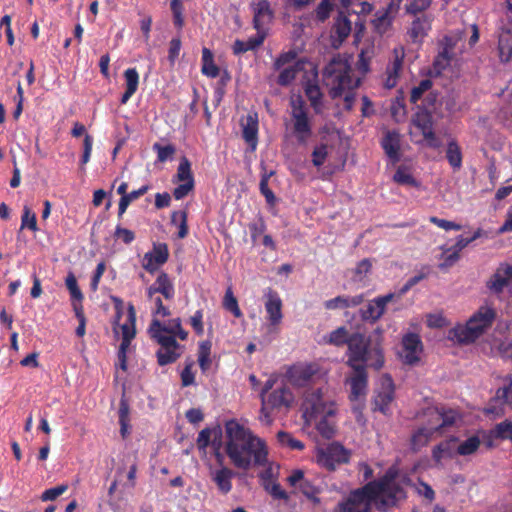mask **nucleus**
Instances as JSON below:
<instances>
[{
    "label": "nucleus",
    "instance_id": "nucleus-1",
    "mask_svg": "<svg viewBox=\"0 0 512 512\" xmlns=\"http://www.w3.org/2000/svg\"><path fill=\"white\" fill-rule=\"evenodd\" d=\"M396 475L394 470L389 469L378 480L368 481L364 486L350 491L338 504V511L370 512L374 504L379 512H387L406 497L404 489L396 482Z\"/></svg>",
    "mask_w": 512,
    "mask_h": 512
},
{
    "label": "nucleus",
    "instance_id": "nucleus-2",
    "mask_svg": "<svg viewBox=\"0 0 512 512\" xmlns=\"http://www.w3.org/2000/svg\"><path fill=\"white\" fill-rule=\"evenodd\" d=\"M224 430V452L235 468L248 470L252 466L266 465L267 445L250 428L230 419L225 422Z\"/></svg>",
    "mask_w": 512,
    "mask_h": 512
},
{
    "label": "nucleus",
    "instance_id": "nucleus-3",
    "mask_svg": "<svg viewBox=\"0 0 512 512\" xmlns=\"http://www.w3.org/2000/svg\"><path fill=\"white\" fill-rule=\"evenodd\" d=\"M329 95L332 99L344 96V108L351 111L355 101L354 90L360 85L361 79L353 76L351 65L340 56L333 57L323 71Z\"/></svg>",
    "mask_w": 512,
    "mask_h": 512
},
{
    "label": "nucleus",
    "instance_id": "nucleus-4",
    "mask_svg": "<svg viewBox=\"0 0 512 512\" xmlns=\"http://www.w3.org/2000/svg\"><path fill=\"white\" fill-rule=\"evenodd\" d=\"M348 367L364 366L380 370L384 365V350L379 340L366 337L361 332L352 333V341L346 351Z\"/></svg>",
    "mask_w": 512,
    "mask_h": 512
},
{
    "label": "nucleus",
    "instance_id": "nucleus-5",
    "mask_svg": "<svg viewBox=\"0 0 512 512\" xmlns=\"http://www.w3.org/2000/svg\"><path fill=\"white\" fill-rule=\"evenodd\" d=\"M303 416L307 422H316V429L325 439L333 438L335 424L330 417L335 414L332 402L323 399L321 389H316L305 394L302 403Z\"/></svg>",
    "mask_w": 512,
    "mask_h": 512
},
{
    "label": "nucleus",
    "instance_id": "nucleus-6",
    "mask_svg": "<svg viewBox=\"0 0 512 512\" xmlns=\"http://www.w3.org/2000/svg\"><path fill=\"white\" fill-rule=\"evenodd\" d=\"M496 312L490 306H481L467 321L465 326L455 329V337L460 343H472L478 339L495 320Z\"/></svg>",
    "mask_w": 512,
    "mask_h": 512
},
{
    "label": "nucleus",
    "instance_id": "nucleus-7",
    "mask_svg": "<svg viewBox=\"0 0 512 512\" xmlns=\"http://www.w3.org/2000/svg\"><path fill=\"white\" fill-rule=\"evenodd\" d=\"M289 105L291 134L299 144H306L313 135V125L306 102L301 95H297L290 98Z\"/></svg>",
    "mask_w": 512,
    "mask_h": 512
},
{
    "label": "nucleus",
    "instance_id": "nucleus-8",
    "mask_svg": "<svg viewBox=\"0 0 512 512\" xmlns=\"http://www.w3.org/2000/svg\"><path fill=\"white\" fill-rule=\"evenodd\" d=\"M159 327V319L153 318L148 333L150 338L160 346L156 352L157 363L160 366H166L176 362L181 357L184 346L177 342L174 335L158 334Z\"/></svg>",
    "mask_w": 512,
    "mask_h": 512
},
{
    "label": "nucleus",
    "instance_id": "nucleus-9",
    "mask_svg": "<svg viewBox=\"0 0 512 512\" xmlns=\"http://www.w3.org/2000/svg\"><path fill=\"white\" fill-rule=\"evenodd\" d=\"M427 107L419 108L412 117V125L420 132L426 145L437 149L441 146V140L434 131V121L432 113L428 110L436 101V94L430 93L425 99Z\"/></svg>",
    "mask_w": 512,
    "mask_h": 512
},
{
    "label": "nucleus",
    "instance_id": "nucleus-10",
    "mask_svg": "<svg viewBox=\"0 0 512 512\" xmlns=\"http://www.w3.org/2000/svg\"><path fill=\"white\" fill-rule=\"evenodd\" d=\"M317 463L329 471H333L340 464L348 463L350 451L338 442H333L325 448L317 450Z\"/></svg>",
    "mask_w": 512,
    "mask_h": 512
},
{
    "label": "nucleus",
    "instance_id": "nucleus-11",
    "mask_svg": "<svg viewBox=\"0 0 512 512\" xmlns=\"http://www.w3.org/2000/svg\"><path fill=\"white\" fill-rule=\"evenodd\" d=\"M319 374V366L316 363H297L290 366L286 377L295 387H305L314 381Z\"/></svg>",
    "mask_w": 512,
    "mask_h": 512
},
{
    "label": "nucleus",
    "instance_id": "nucleus-12",
    "mask_svg": "<svg viewBox=\"0 0 512 512\" xmlns=\"http://www.w3.org/2000/svg\"><path fill=\"white\" fill-rule=\"evenodd\" d=\"M394 296L393 293H389L370 300L367 305L359 309L361 320L371 324L376 323L384 315L387 304Z\"/></svg>",
    "mask_w": 512,
    "mask_h": 512
},
{
    "label": "nucleus",
    "instance_id": "nucleus-13",
    "mask_svg": "<svg viewBox=\"0 0 512 512\" xmlns=\"http://www.w3.org/2000/svg\"><path fill=\"white\" fill-rule=\"evenodd\" d=\"M402 351L399 356L403 363L414 365L419 362L420 354L423 351V343L421 338L416 333H407L403 336L401 341Z\"/></svg>",
    "mask_w": 512,
    "mask_h": 512
},
{
    "label": "nucleus",
    "instance_id": "nucleus-14",
    "mask_svg": "<svg viewBox=\"0 0 512 512\" xmlns=\"http://www.w3.org/2000/svg\"><path fill=\"white\" fill-rule=\"evenodd\" d=\"M262 410H280L282 407H289L293 401V395L286 386L272 390L267 396L262 397Z\"/></svg>",
    "mask_w": 512,
    "mask_h": 512
},
{
    "label": "nucleus",
    "instance_id": "nucleus-15",
    "mask_svg": "<svg viewBox=\"0 0 512 512\" xmlns=\"http://www.w3.org/2000/svg\"><path fill=\"white\" fill-rule=\"evenodd\" d=\"M253 12V27L256 31H266L274 18V11L268 0H258L251 3Z\"/></svg>",
    "mask_w": 512,
    "mask_h": 512
},
{
    "label": "nucleus",
    "instance_id": "nucleus-16",
    "mask_svg": "<svg viewBox=\"0 0 512 512\" xmlns=\"http://www.w3.org/2000/svg\"><path fill=\"white\" fill-rule=\"evenodd\" d=\"M352 372L347 378V383L350 385V399L352 401L358 400L361 396H365L368 386V373L364 366L350 367Z\"/></svg>",
    "mask_w": 512,
    "mask_h": 512
},
{
    "label": "nucleus",
    "instance_id": "nucleus-17",
    "mask_svg": "<svg viewBox=\"0 0 512 512\" xmlns=\"http://www.w3.org/2000/svg\"><path fill=\"white\" fill-rule=\"evenodd\" d=\"M288 484L294 488V492H300L311 500H318L317 496L320 490L313 482L304 476V472L300 469L292 471L287 477Z\"/></svg>",
    "mask_w": 512,
    "mask_h": 512
},
{
    "label": "nucleus",
    "instance_id": "nucleus-18",
    "mask_svg": "<svg viewBox=\"0 0 512 512\" xmlns=\"http://www.w3.org/2000/svg\"><path fill=\"white\" fill-rule=\"evenodd\" d=\"M169 257L168 246L165 243H154L152 251L144 254L142 267L150 274H153L158 268L167 262Z\"/></svg>",
    "mask_w": 512,
    "mask_h": 512
},
{
    "label": "nucleus",
    "instance_id": "nucleus-19",
    "mask_svg": "<svg viewBox=\"0 0 512 512\" xmlns=\"http://www.w3.org/2000/svg\"><path fill=\"white\" fill-rule=\"evenodd\" d=\"M393 400L394 383L392 378L386 375L383 377L381 388L374 398L375 410H378L383 414H387Z\"/></svg>",
    "mask_w": 512,
    "mask_h": 512
},
{
    "label": "nucleus",
    "instance_id": "nucleus-20",
    "mask_svg": "<svg viewBox=\"0 0 512 512\" xmlns=\"http://www.w3.org/2000/svg\"><path fill=\"white\" fill-rule=\"evenodd\" d=\"M265 298L267 320L269 321L270 325L277 326L281 323L283 318L282 300L279 294L272 289H268V291L265 293Z\"/></svg>",
    "mask_w": 512,
    "mask_h": 512
},
{
    "label": "nucleus",
    "instance_id": "nucleus-21",
    "mask_svg": "<svg viewBox=\"0 0 512 512\" xmlns=\"http://www.w3.org/2000/svg\"><path fill=\"white\" fill-rule=\"evenodd\" d=\"M512 282V266L504 265L496 269L486 283V287L494 294H500Z\"/></svg>",
    "mask_w": 512,
    "mask_h": 512
},
{
    "label": "nucleus",
    "instance_id": "nucleus-22",
    "mask_svg": "<svg viewBox=\"0 0 512 512\" xmlns=\"http://www.w3.org/2000/svg\"><path fill=\"white\" fill-rule=\"evenodd\" d=\"M235 475L229 467H209V476L222 494H228L232 490V479Z\"/></svg>",
    "mask_w": 512,
    "mask_h": 512
},
{
    "label": "nucleus",
    "instance_id": "nucleus-23",
    "mask_svg": "<svg viewBox=\"0 0 512 512\" xmlns=\"http://www.w3.org/2000/svg\"><path fill=\"white\" fill-rule=\"evenodd\" d=\"M497 50L501 63L512 62V25L498 29Z\"/></svg>",
    "mask_w": 512,
    "mask_h": 512
},
{
    "label": "nucleus",
    "instance_id": "nucleus-24",
    "mask_svg": "<svg viewBox=\"0 0 512 512\" xmlns=\"http://www.w3.org/2000/svg\"><path fill=\"white\" fill-rule=\"evenodd\" d=\"M404 56L405 53L403 47L394 48L393 59L389 62L386 68L387 78L385 80V86L389 89L394 88L397 84L403 67Z\"/></svg>",
    "mask_w": 512,
    "mask_h": 512
},
{
    "label": "nucleus",
    "instance_id": "nucleus-25",
    "mask_svg": "<svg viewBox=\"0 0 512 512\" xmlns=\"http://www.w3.org/2000/svg\"><path fill=\"white\" fill-rule=\"evenodd\" d=\"M425 415H431L433 418H436L437 424L434 427L437 432L445 427L454 425L458 416L455 410L445 409L444 407L428 408Z\"/></svg>",
    "mask_w": 512,
    "mask_h": 512
},
{
    "label": "nucleus",
    "instance_id": "nucleus-26",
    "mask_svg": "<svg viewBox=\"0 0 512 512\" xmlns=\"http://www.w3.org/2000/svg\"><path fill=\"white\" fill-rule=\"evenodd\" d=\"M381 146L393 163L400 161V135L398 132L388 131L381 141Z\"/></svg>",
    "mask_w": 512,
    "mask_h": 512
},
{
    "label": "nucleus",
    "instance_id": "nucleus-27",
    "mask_svg": "<svg viewBox=\"0 0 512 512\" xmlns=\"http://www.w3.org/2000/svg\"><path fill=\"white\" fill-rule=\"evenodd\" d=\"M431 30L430 18L426 15L417 17L411 23L407 34L413 43H421Z\"/></svg>",
    "mask_w": 512,
    "mask_h": 512
},
{
    "label": "nucleus",
    "instance_id": "nucleus-28",
    "mask_svg": "<svg viewBox=\"0 0 512 512\" xmlns=\"http://www.w3.org/2000/svg\"><path fill=\"white\" fill-rule=\"evenodd\" d=\"M306 64L307 61L305 59H299L292 65L280 69L277 84L283 87L290 85L295 80L298 73L305 69Z\"/></svg>",
    "mask_w": 512,
    "mask_h": 512
},
{
    "label": "nucleus",
    "instance_id": "nucleus-29",
    "mask_svg": "<svg viewBox=\"0 0 512 512\" xmlns=\"http://www.w3.org/2000/svg\"><path fill=\"white\" fill-rule=\"evenodd\" d=\"M304 92L306 97L308 98L311 107L313 108L314 112L316 114H319L322 112L323 108V94L321 92V89L316 81L308 80L304 84Z\"/></svg>",
    "mask_w": 512,
    "mask_h": 512
},
{
    "label": "nucleus",
    "instance_id": "nucleus-30",
    "mask_svg": "<svg viewBox=\"0 0 512 512\" xmlns=\"http://www.w3.org/2000/svg\"><path fill=\"white\" fill-rule=\"evenodd\" d=\"M125 92L121 97V104H126L130 98L136 93L139 85V73L136 68H128L124 71Z\"/></svg>",
    "mask_w": 512,
    "mask_h": 512
},
{
    "label": "nucleus",
    "instance_id": "nucleus-31",
    "mask_svg": "<svg viewBox=\"0 0 512 512\" xmlns=\"http://www.w3.org/2000/svg\"><path fill=\"white\" fill-rule=\"evenodd\" d=\"M159 331L160 335H174L175 339L178 337L180 340H186L188 332L182 328V322L180 318H173L168 320L166 323L159 320Z\"/></svg>",
    "mask_w": 512,
    "mask_h": 512
},
{
    "label": "nucleus",
    "instance_id": "nucleus-32",
    "mask_svg": "<svg viewBox=\"0 0 512 512\" xmlns=\"http://www.w3.org/2000/svg\"><path fill=\"white\" fill-rule=\"evenodd\" d=\"M325 341L328 344L334 345L336 347H342L347 345V349H349V345L352 341V334L349 333L348 329L345 326H341L331 331L327 336H325Z\"/></svg>",
    "mask_w": 512,
    "mask_h": 512
},
{
    "label": "nucleus",
    "instance_id": "nucleus-33",
    "mask_svg": "<svg viewBox=\"0 0 512 512\" xmlns=\"http://www.w3.org/2000/svg\"><path fill=\"white\" fill-rule=\"evenodd\" d=\"M242 135L252 149H255L258 141V119L256 115L247 116L246 123L243 125Z\"/></svg>",
    "mask_w": 512,
    "mask_h": 512
},
{
    "label": "nucleus",
    "instance_id": "nucleus-34",
    "mask_svg": "<svg viewBox=\"0 0 512 512\" xmlns=\"http://www.w3.org/2000/svg\"><path fill=\"white\" fill-rule=\"evenodd\" d=\"M494 400L512 410V375L504 379V385L497 389Z\"/></svg>",
    "mask_w": 512,
    "mask_h": 512
},
{
    "label": "nucleus",
    "instance_id": "nucleus-35",
    "mask_svg": "<svg viewBox=\"0 0 512 512\" xmlns=\"http://www.w3.org/2000/svg\"><path fill=\"white\" fill-rule=\"evenodd\" d=\"M201 62V72L203 75L210 78H216L219 75V67L214 63V55L209 48L204 47L202 49Z\"/></svg>",
    "mask_w": 512,
    "mask_h": 512
},
{
    "label": "nucleus",
    "instance_id": "nucleus-36",
    "mask_svg": "<svg viewBox=\"0 0 512 512\" xmlns=\"http://www.w3.org/2000/svg\"><path fill=\"white\" fill-rule=\"evenodd\" d=\"M216 439L222 437V431L220 426H215L213 428L206 427L202 429L197 436L196 444L199 450L205 451L206 448L210 445L212 438Z\"/></svg>",
    "mask_w": 512,
    "mask_h": 512
},
{
    "label": "nucleus",
    "instance_id": "nucleus-37",
    "mask_svg": "<svg viewBox=\"0 0 512 512\" xmlns=\"http://www.w3.org/2000/svg\"><path fill=\"white\" fill-rule=\"evenodd\" d=\"M446 159L449 165L454 170H459L462 167V151L460 146L455 140H451L447 144Z\"/></svg>",
    "mask_w": 512,
    "mask_h": 512
},
{
    "label": "nucleus",
    "instance_id": "nucleus-38",
    "mask_svg": "<svg viewBox=\"0 0 512 512\" xmlns=\"http://www.w3.org/2000/svg\"><path fill=\"white\" fill-rule=\"evenodd\" d=\"M393 18L394 17L388 14L387 12L383 10H378L375 13L374 19L371 22L375 32H377L380 35L386 33L392 25Z\"/></svg>",
    "mask_w": 512,
    "mask_h": 512
},
{
    "label": "nucleus",
    "instance_id": "nucleus-39",
    "mask_svg": "<svg viewBox=\"0 0 512 512\" xmlns=\"http://www.w3.org/2000/svg\"><path fill=\"white\" fill-rule=\"evenodd\" d=\"M437 432L434 426L431 427H422L419 428L411 438V445L414 450H419L421 447L425 446L432 435Z\"/></svg>",
    "mask_w": 512,
    "mask_h": 512
},
{
    "label": "nucleus",
    "instance_id": "nucleus-40",
    "mask_svg": "<svg viewBox=\"0 0 512 512\" xmlns=\"http://www.w3.org/2000/svg\"><path fill=\"white\" fill-rule=\"evenodd\" d=\"M170 10L173 17V25L174 27L181 32L183 27L185 26V17H184V4L183 0H171L170 1Z\"/></svg>",
    "mask_w": 512,
    "mask_h": 512
},
{
    "label": "nucleus",
    "instance_id": "nucleus-41",
    "mask_svg": "<svg viewBox=\"0 0 512 512\" xmlns=\"http://www.w3.org/2000/svg\"><path fill=\"white\" fill-rule=\"evenodd\" d=\"M155 283L158 287L159 293L162 294L165 299H173L175 289L167 273L161 272L156 278Z\"/></svg>",
    "mask_w": 512,
    "mask_h": 512
},
{
    "label": "nucleus",
    "instance_id": "nucleus-42",
    "mask_svg": "<svg viewBox=\"0 0 512 512\" xmlns=\"http://www.w3.org/2000/svg\"><path fill=\"white\" fill-rule=\"evenodd\" d=\"M333 30L341 41L349 36L351 32V21L343 12H340L337 16Z\"/></svg>",
    "mask_w": 512,
    "mask_h": 512
},
{
    "label": "nucleus",
    "instance_id": "nucleus-43",
    "mask_svg": "<svg viewBox=\"0 0 512 512\" xmlns=\"http://www.w3.org/2000/svg\"><path fill=\"white\" fill-rule=\"evenodd\" d=\"M136 311L133 305H129L127 309V319L124 324L121 325L122 338L133 339L136 334Z\"/></svg>",
    "mask_w": 512,
    "mask_h": 512
},
{
    "label": "nucleus",
    "instance_id": "nucleus-44",
    "mask_svg": "<svg viewBox=\"0 0 512 512\" xmlns=\"http://www.w3.org/2000/svg\"><path fill=\"white\" fill-rule=\"evenodd\" d=\"M480 445V438L476 435H473L467 438L465 441L461 442L458 445L456 452L461 456H469L474 454L479 449Z\"/></svg>",
    "mask_w": 512,
    "mask_h": 512
},
{
    "label": "nucleus",
    "instance_id": "nucleus-45",
    "mask_svg": "<svg viewBox=\"0 0 512 512\" xmlns=\"http://www.w3.org/2000/svg\"><path fill=\"white\" fill-rule=\"evenodd\" d=\"M393 180L405 186L419 187L420 183L413 177L409 170L404 166H399L393 176Z\"/></svg>",
    "mask_w": 512,
    "mask_h": 512
},
{
    "label": "nucleus",
    "instance_id": "nucleus-46",
    "mask_svg": "<svg viewBox=\"0 0 512 512\" xmlns=\"http://www.w3.org/2000/svg\"><path fill=\"white\" fill-rule=\"evenodd\" d=\"M188 213L186 210L174 211L171 215V223L178 225V238L183 239L188 235Z\"/></svg>",
    "mask_w": 512,
    "mask_h": 512
},
{
    "label": "nucleus",
    "instance_id": "nucleus-47",
    "mask_svg": "<svg viewBox=\"0 0 512 512\" xmlns=\"http://www.w3.org/2000/svg\"><path fill=\"white\" fill-rule=\"evenodd\" d=\"M186 181H194V177L191 171L190 161L186 157H183L178 165L177 173L174 176L173 182Z\"/></svg>",
    "mask_w": 512,
    "mask_h": 512
},
{
    "label": "nucleus",
    "instance_id": "nucleus-48",
    "mask_svg": "<svg viewBox=\"0 0 512 512\" xmlns=\"http://www.w3.org/2000/svg\"><path fill=\"white\" fill-rule=\"evenodd\" d=\"M491 434L496 439L510 440L512 442V421L504 420L497 423Z\"/></svg>",
    "mask_w": 512,
    "mask_h": 512
},
{
    "label": "nucleus",
    "instance_id": "nucleus-49",
    "mask_svg": "<svg viewBox=\"0 0 512 512\" xmlns=\"http://www.w3.org/2000/svg\"><path fill=\"white\" fill-rule=\"evenodd\" d=\"M452 59V57L438 52L430 69V75L440 76L450 66Z\"/></svg>",
    "mask_w": 512,
    "mask_h": 512
},
{
    "label": "nucleus",
    "instance_id": "nucleus-50",
    "mask_svg": "<svg viewBox=\"0 0 512 512\" xmlns=\"http://www.w3.org/2000/svg\"><path fill=\"white\" fill-rule=\"evenodd\" d=\"M373 56V47H367L366 49H361L358 55V61L356 63L357 70L365 75L370 70V61Z\"/></svg>",
    "mask_w": 512,
    "mask_h": 512
},
{
    "label": "nucleus",
    "instance_id": "nucleus-51",
    "mask_svg": "<svg viewBox=\"0 0 512 512\" xmlns=\"http://www.w3.org/2000/svg\"><path fill=\"white\" fill-rule=\"evenodd\" d=\"M277 440L281 445L287 446L292 450L301 451L305 448L302 441L295 439L290 433L285 431H279L277 433Z\"/></svg>",
    "mask_w": 512,
    "mask_h": 512
},
{
    "label": "nucleus",
    "instance_id": "nucleus-52",
    "mask_svg": "<svg viewBox=\"0 0 512 512\" xmlns=\"http://www.w3.org/2000/svg\"><path fill=\"white\" fill-rule=\"evenodd\" d=\"M297 59V53L294 50H289L287 52H282L273 63V69L274 70H280L282 68H285L287 66L292 65L294 62H296Z\"/></svg>",
    "mask_w": 512,
    "mask_h": 512
},
{
    "label": "nucleus",
    "instance_id": "nucleus-53",
    "mask_svg": "<svg viewBox=\"0 0 512 512\" xmlns=\"http://www.w3.org/2000/svg\"><path fill=\"white\" fill-rule=\"evenodd\" d=\"M433 86V82L430 79H423L417 86H414L410 94V102L416 104L423 96V94L429 91Z\"/></svg>",
    "mask_w": 512,
    "mask_h": 512
},
{
    "label": "nucleus",
    "instance_id": "nucleus-54",
    "mask_svg": "<svg viewBox=\"0 0 512 512\" xmlns=\"http://www.w3.org/2000/svg\"><path fill=\"white\" fill-rule=\"evenodd\" d=\"M25 228H28L33 232L38 230L36 214L32 212L30 207H28L27 205L24 206L23 214L21 217V229Z\"/></svg>",
    "mask_w": 512,
    "mask_h": 512
},
{
    "label": "nucleus",
    "instance_id": "nucleus-55",
    "mask_svg": "<svg viewBox=\"0 0 512 512\" xmlns=\"http://www.w3.org/2000/svg\"><path fill=\"white\" fill-rule=\"evenodd\" d=\"M153 151L157 153V160L159 162H165L168 159L172 158L176 152V148L172 144H168L166 146L161 145L156 142L152 146Z\"/></svg>",
    "mask_w": 512,
    "mask_h": 512
},
{
    "label": "nucleus",
    "instance_id": "nucleus-56",
    "mask_svg": "<svg viewBox=\"0 0 512 512\" xmlns=\"http://www.w3.org/2000/svg\"><path fill=\"white\" fill-rule=\"evenodd\" d=\"M334 5L330 0H321V2L318 4V6L315 9V18L319 22L326 21L329 17L331 12L333 11Z\"/></svg>",
    "mask_w": 512,
    "mask_h": 512
},
{
    "label": "nucleus",
    "instance_id": "nucleus-57",
    "mask_svg": "<svg viewBox=\"0 0 512 512\" xmlns=\"http://www.w3.org/2000/svg\"><path fill=\"white\" fill-rule=\"evenodd\" d=\"M460 258V254L451 248L444 249L443 253L441 254L442 262L439 264L440 269H447L451 266H453Z\"/></svg>",
    "mask_w": 512,
    "mask_h": 512
},
{
    "label": "nucleus",
    "instance_id": "nucleus-58",
    "mask_svg": "<svg viewBox=\"0 0 512 512\" xmlns=\"http://www.w3.org/2000/svg\"><path fill=\"white\" fill-rule=\"evenodd\" d=\"M223 305L226 310L230 311L236 318H240L242 316V312L238 306V301L234 297L232 291L228 289L224 296Z\"/></svg>",
    "mask_w": 512,
    "mask_h": 512
},
{
    "label": "nucleus",
    "instance_id": "nucleus-59",
    "mask_svg": "<svg viewBox=\"0 0 512 512\" xmlns=\"http://www.w3.org/2000/svg\"><path fill=\"white\" fill-rule=\"evenodd\" d=\"M457 44V39L450 35H445L440 41H439V53H442L444 55H448L453 58L454 56V49Z\"/></svg>",
    "mask_w": 512,
    "mask_h": 512
},
{
    "label": "nucleus",
    "instance_id": "nucleus-60",
    "mask_svg": "<svg viewBox=\"0 0 512 512\" xmlns=\"http://www.w3.org/2000/svg\"><path fill=\"white\" fill-rule=\"evenodd\" d=\"M264 489L274 498L278 500H289L288 493L282 489L281 485L277 482L265 483Z\"/></svg>",
    "mask_w": 512,
    "mask_h": 512
},
{
    "label": "nucleus",
    "instance_id": "nucleus-61",
    "mask_svg": "<svg viewBox=\"0 0 512 512\" xmlns=\"http://www.w3.org/2000/svg\"><path fill=\"white\" fill-rule=\"evenodd\" d=\"M182 48V41L180 35L173 37L169 42L168 47V60L170 64L174 65L176 60L179 57L180 51Z\"/></svg>",
    "mask_w": 512,
    "mask_h": 512
},
{
    "label": "nucleus",
    "instance_id": "nucleus-62",
    "mask_svg": "<svg viewBox=\"0 0 512 512\" xmlns=\"http://www.w3.org/2000/svg\"><path fill=\"white\" fill-rule=\"evenodd\" d=\"M65 284H66L67 289L70 292L72 299L77 300V301H81L83 299V294H82L80 288L78 287L77 279L73 273L68 274V276L66 277V280H65Z\"/></svg>",
    "mask_w": 512,
    "mask_h": 512
},
{
    "label": "nucleus",
    "instance_id": "nucleus-63",
    "mask_svg": "<svg viewBox=\"0 0 512 512\" xmlns=\"http://www.w3.org/2000/svg\"><path fill=\"white\" fill-rule=\"evenodd\" d=\"M68 490L67 484H61L56 487L46 489L42 494L40 499L44 502L46 501H53L57 499L59 496H61L63 493H65Z\"/></svg>",
    "mask_w": 512,
    "mask_h": 512
},
{
    "label": "nucleus",
    "instance_id": "nucleus-64",
    "mask_svg": "<svg viewBox=\"0 0 512 512\" xmlns=\"http://www.w3.org/2000/svg\"><path fill=\"white\" fill-rule=\"evenodd\" d=\"M432 4V0H411L406 6V11L409 14L416 15L427 10Z\"/></svg>",
    "mask_w": 512,
    "mask_h": 512
}]
</instances>
